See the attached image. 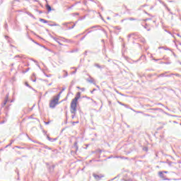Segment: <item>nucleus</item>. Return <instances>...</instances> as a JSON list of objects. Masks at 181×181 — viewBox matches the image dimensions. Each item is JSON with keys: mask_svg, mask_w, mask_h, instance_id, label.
Here are the masks:
<instances>
[{"mask_svg": "<svg viewBox=\"0 0 181 181\" xmlns=\"http://www.w3.org/2000/svg\"><path fill=\"white\" fill-rule=\"evenodd\" d=\"M6 103H8V99H6L4 103V105H6Z\"/></svg>", "mask_w": 181, "mask_h": 181, "instance_id": "obj_7", "label": "nucleus"}, {"mask_svg": "<svg viewBox=\"0 0 181 181\" xmlns=\"http://www.w3.org/2000/svg\"><path fill=\"white\" fill-rule=\"evenodd\" d=\"M63 92L61 91L58 93V95L54 96L50 100H49V108H56V106L57 105H59V104H60V97L62 96V93Z\"/></svg>", "mask_w": 181, "mask_h": 181, "instance_id": "obj_2", "label": "nucleus"}, {"mask_svg": "<svg viewBox=\"0 0 181 181\" xmlns=\"http://www.w3.org/2000/svg\"><path fill=\"white\" fill-rule=\"evenodd\" d=\"M174 76H176V77H181L180 74H175Z\"/></svg>", "mask_w": 181, "mask_h": 181, "instance_id": "obj_6", "label": "nucleus"}, {"mask_svg": "<svg viewBox=\"0 0 181 181\" xmlns=\"http://www.w3.org/2000/svg\"><path fill=\"white\" fill-rule=\"evenodd\" d=\"M80 98H81V93L77 92L76 97L71 102L70 111L71 114H76L77 112V104H78V100Z\"/></svg>", "mask_w": 181, "mask_h": 181, "instance_id": "obj_1", "label": "nucleus"}, {"mask_svg": "<svg viewBox=\"0 0 181 181\" xmlns=\"http://www.w3.org/2000/svg\"><path fill=\"white\" fill-rule=\"evenodd\" d=\"M40 22H42V23H47L48 21L45 20V19H43V18H40Z\"/></svg>", "mask_w": 181, "mask_h": 181, "instance_id": "obj_4", "label": "nucleus"}, {"mask_svg": "<svg viewBox=\"0 0 181 181\" xmlns=\"http://www.w3.org/2000/svg\"><path fill=\"white\" fill-rule=\"evenodd\" d=\"M74 124H78V121H77L76 122H74Z\"/></svg>", "mask_w": 181, "mask_h": 181, "instance_id": "obj_9", "label": "nucleus"}, {"mask_svg": "<svg viewBox=\"0 0 181 181\" xmlns=\"http://www.w3.org/2000/svg\"><path fill=\"white\" fill-rule=\"evenodd\" d=\"M81 90H82V91H84V88H83Z\"/></svg>", "mask_w": 181, "mask_h": 181, "instance_id": "obj_10", "label": "nucleus"}, {"mask_svg": "<svg viewBox=\"0 0 181 181\" xmlns=\"http://www.w3.org/2000/svg\"><path fill=\"white\" fill-rule=\"evenodd\" d=\"M158 175H159L161 179H163V180H169V179H168V178H166V177H165V175H163V172H159V173H158Z\"/></svg>", "mask_w": 181, "mask_h": 181, "instance_id": "obj_3", "label": "nucleus"}, {"mask_svg": "<svg viewBox=\"0 0 181 181\" xmlns=\"http://www.w3.org/2000/svg\"><path fill=\"white\" fill-rule=\"evenodd\" d=\"M164 173H168V171H164Z\"/></svg>", "mask_w": 181, "mask_h": 181, "instance_id": "obj_11", "label": "nucleus"}, {"mask_svg": "<svg viewBox=\"0 0 181 181\" xmlns=\"http://www.w3.org/2000/svg\"><path fill=\"white\" fill-rule=\"evenodd\" d=\"M51 26H59V24H57L56 23H54L53 25H51Z\"/></svg>", "mask_w": 181, "mask_h": 181, "instance_id": "obj_8", "label": "nucleus"}, {"mask_svg": "<svg viewBox=\"0 0 181 181\" xmlns=\"http://www.w3.org/2000/svg\"><path fill=\"white\" fill-rule=\"evenodd\" d=\"M46 8H47L48 12H50V11H52V7H51L50 6L47 5V6H46Z\"/></svg>", "mask_w": 181, "mask_h": 181, "instance_id": "obj_5", "label": "nucleus"}]
</instances>
